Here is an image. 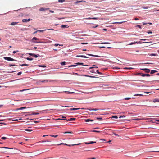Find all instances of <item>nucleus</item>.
Segmentation results:
<instances>
[{"label":"nucleus","instance_id":"40","mask_svg":"<svg viewBox=\"0 0 159 159\" xmlns=\"http://www.w3.org/2000/svg\"><path fill=\"white\" fill-rule=\"evenodd\" d=\"M77 66L76 65H70V66H69V67H75V66Z\"/></svg>","mask_w":159,"mask_h":159},{"label":"nucleus","instance_id":"36","mask_svg":"<svg viewBox=\"0 0 159 159\" xmlns=\"http://www.w3.org/2000/svg\"><path fill=\"white\" fill-rule=\"evenodd\" d=\"M42 101H43V100H40V99L36 100L35 101V102H42Z\"/></svg>","mask_w":159,"mask_h":159},{"label":"nucleus","instance_id":"56","mask_svg":"<svg viewBox=\"0 0 159 159\" xmlns=\"http://www.w3.org/2000/svg\"><path fill=\"white\" fill-rule=\"evenodd\" d=\"M100 141H106V140L104 139H102L100 140Z\"/></svg>","mask_w":159,"mask_h":159},{"label":"nucleus","instance_id":"47","mask_svg":"<svg viewBox=\"0 0 159 159\" xmlns=\"http://www.w3.org/2000/svg\"><path fill=\"white\" fill-rule=\"evenodd\" d=\"M131 99V98L128 97V98H125V100H128Z\"/></svg>","mask_w":159,"mask_h":159},{"label":"nucleus","instance_id":"17","mask_svg":"<svg viewBox=\"0 0 159 159\" xmlns=\"http://www.w3.org/2000/svg\"><path fill=\"white\" fill-rule=\"evenodd\" d=\"M157 71L155 70H152L151 71L150 73L151 74H153V73H155L157 72Z\"/></svg>","mask_w":159,"mask_h":159},{"label":"nucleus","instance_id":"37","mask_svg":"<svg viewBox=\"0 0 159 159\" xmlns=\"http://www.w3.org/2000/svg\"><path fill=\"white\" fill-rule=\"evenodd\" d=\"M76 64V65H83V63H79V62H78V63H75Z\"/></svg>","mask_w":159,"mask_h":159},{"label":"nucleus","instance_id":"25","mask_svg":"<svg viewBox=\"0 0 159 159\" xmlns=\"http://www.w3.org/2000/svg\"><path fill=\"white\" fill-rule=\"evenodd\" d=\"M1 148H5V149H13L12 148H9L7 147H2Z\"/></svg>","mask_w":159,"mask_h":159},{"label":"nucleus","instance_id":"62","mask_svg":"<svg viewBox=\"0 0 159 159\" xmlns=\"http://www.w3.org/2000/svg\"><path fill=\"white\" fill-rule=\"evenodd\" d=\"M21 74H22V72H18L17 73V75H21Z\"/></svg>","mask_w":159,"mask_h":159},{"label":"nucleus","instance_id":"58","mask_svg":"<svg viewBox=\"0 0 159 159\" xmlns=\"http://www.w3.org/2000/svg\"><path fill=\"white\" fill-rule=\"evenodd\" d=\"M81 44H88L87 43H82Z\"/></svg>","mask_w":159,"mask_h":159},{"label":"nucleus","instance_id":"29","mask_svg":"<svg viewBox=\"0 0 159 159\" xmlns=\"http://www.w3.org/2000/svg\"><path fill=\"white\" fill-rule=\"evenodd\" d=\"M66 62L65 61L62 62L61 63V64L62 66L66 64Z\"/></svg>","mask_w":159,"mask_h":159},{"label":"nucleus","instance_id":"51","mask_svg":"<svg viewBox=\"0 0 159 159\" xmlns=\"http://www.w3.org/2000/svg\"><path fill=\"white\" fill-rule=\"evenodd\" d=\"M72 132H68V131H66V132L64 133L65 134H67V133H70V134H71L72 133Z\"/></svg>","mask_w":159,"mask_h":159},{"label":"nucleus","instance_id":"9","mask_svg":"<svg viewBox=\"0 0 159 159\" xmlns=\"http://www.w3.org/2000/svg\"><path fill=\"white\" fill-rule=\"evenodd\" d=\"M86 54L87 55H89V56H93V57H100V56H98V55H92V54Z\"/></svg>","mask_w":159,"mask_h":159},{"label":"nucleus","instance_id":"55","mask_svg":"<svg viewBox=\"0 0 159 159\" xmlns=\"http://www.w3.org/2000/svg\"><path fill=\"white\" fill-rule=\"evenodd\" d=\"M51 142V141H50L49 140H46L45 141H42L43 142Z\"/></svg>","mask_w":159,"mask_h":159},{"label":"nucleus","instance_id":"39","mask_svg":"<svg viewBox=\"0 0 159 159\" xmlns=\"http://www.w3.org/2000/svg\"><path fill=\"white\" fill-rule=\"evenodd\" d=\"M38 40V39L36 37H34L33 38V39H32V40Z\"/></svg>","mask_w":159,"mask_h":159},{"label":"nucleus","instance_id":"61","mask_svg":"<svg viewBox=\"0 0 159 159\" xmlns=\"http://www.w3.org/2000/svg\"><path fill=\"white\" fill-rule=\"evenodd\" d=\"M100 109H93V110H92V111H97V110H99Z\"/></svg>","mask_w":159,"mask_h":159},{"label":"nucleus","instance_id":"11","mask_svg":"<svg viewBox=\"0 0 159 159\" xmlns=\"http://www.w3.org/2000/svg\"><path fill=\"white\" fill-rule=\"evenodd\" d=\"M126 22L125 21H124L120 22H113V23H111V24H122V23L124 22Z\"/></svg>","mask_w":159,"mask_h":159},{"label":"nucleus","instance_id":"20","mask_svg":"<svg viewBox=\"0 0 159 159\" xmlns=\"http://www.w3.org/2000/svg\"><path fill=\"white\" fill-rule=\"evenodd\" d=\"M145 72L147 73H148L150 71V70L148 69L147 68L145 71Z\"/></svg>","mask_w":159,"mask_h":159},{"label":"nucleus","instance_id":"43","mask_svg":"<svg viewBox=\"0 0 159 159\" xmlns=\"http://www.w3.org/2000/svg\"><path fill=\"white\" fill-rule=\"evenodd\" d=\"M157 55V54L154 53H152L150 54V56H156Z\"/></svg>","mask_w":159,"mask_h":159},{"label":"nucleus","instance_id":"50","mask_svg":"<svg viewBox=\"0 0 159 159\" xmlns=\"http://www.w3.org/2000/svg\"><path fill=\"white\" fill-rule=\"evenodd\" d=\"M97 120H102V117H97Z\"/></svg>","mask_w":159,"mask_h":159},{"label":"nucleus","instance_id":"16","mask_svg":"<svg viewBox=\"0 0 159 159\" xmlns=\"http://www.w3.org/2000/svg\"><path fill=\"white\" fill-rule=\"evenodd\" d=\"M18 23V22H12L10 24V25H15L17 24Z\"/></svg>","mask_w":159,"mask_h":159},{"label":"nucleus","instance_id":"52","mask_svg":"<svg viewBox=\"0 0 159 159\" xmlns=\"http://www.w3.org/2000/svg\"><path fill=\"white\" fill-rule=\"evenodd\" d=\"M90 72L93 73H96L94 70H92L90 71Z\"/></svg>","mask_w":159,"mask_h":159},{"label":"nucleus","instance_id":"46","mask_svg":"<svg viewBox=\"0 0 159 159\" xmlns=\"http://www.w3.org/2000/svg\"><path fill=\"white\" fill-rule=\"evenodd\" d=\"M84 55H77L76 56L77 57H83Z\"/></svg>","mask_w":159,"mask_h":159},{"label":"nucleus","instance_id":"54","mask_svg":"<svg viewBox=\"0 0 159 159\" xmlns=\"http://www.w3.org/2000/svg\"><path fill=\"white\" fill-rule=\"evenodd\" d=\"M86 76L89 77H91V78H97V77H95V76Z\"/></svg>","mask_w":159,"mask_h":159},{"label":"nucleus","instance_id":"60","mask_svg":"<svg viewBox=\"0 0 159 159\" xmlns=\"http://www.w3.org/2000/svg\"><path fill=\"white\" fill-rule=\"evenodd\" d=\"M32 42L35 43H40V42H38L36 41H32Z\"/></svg>","mask_w":159,"mask_h":159},{"label":"nucleus","instance_id":"2","mask_svg":"<svg viewBox=\"0 0 159 159\" xmlns=\"http://www.w3.org/2000/svg\"><path fill=\"white\" fill-rule=\"evenodd\" d=\"M150 42H140V41H139L138 42H132V43H130L128 45H132V44H136V43H139V44H141V43H150Z\"/></svg>","mask_w":159,"mask_h":159},{"label":"nucleus","instance_id":"48","mask_svg":"<svg viewBox=\"0 0 159 159\" xmlns=\"http://www.w3.org/2000/svg\"><path fill=\"white\" fill-rule=\"evenodd\" d=\"M96 143V142L92 141V142H89V144H91L94 143Z\"/></svg>","mask_w":159,"mask_h":159},{"label":"nucleus","instance_id":"3","mask_svg":"<svg viewBox=\"0 0 159 159\" xmlns=\"http://www.w3.org/2000/svg\"><path fill=\"white\" fill-rule=\"evenodd\" d=\"M4 59L8 61H16L15 60L9 57H4Z\"/></svg>","mask_w":159,"mask_h":159},{"label":"nucleus","instance_id":"42","mask_svg":"<svg viewBox=\"0 0 159 159\" xmlns=\"http://www.w3.org/2000/svg\"><path fill=\"white\" fill-rule=\"evenodd\" d=\"M136 27L139 28L140 29L141 28V25H137Z\"/></svg>","mask_w":159,"mask_h":159},{"label":"nucleus","instance_id":"32","mask_svg":"<svg viewBox=\"0 0 159 159\" xmlns=\"http://www.w3.org/2000/svg\"><path fill=\"white\" fill-rule=\"evenodd\" d=\"M143 95L142 94H135L134 95V96H143Z\"/></svg>","mask_w":159,"mask_h":159},{"label":"nucleus","instance_id":"18","mask_svg":"<svg viewBox=\"0 0 159 159\" xmlns=\"http://www.w3.org/2000/svg\"><path fill=\"white\" fill-rule=\"evenodd\" d=\"M63 44H54V46H63Z\"/></svg>","mask_w":159,"mask_h":159},{"label":"nucleus","instance_id":"38","mask_svg":"<svg viewBox=\"0 0 159 159\" xmlns=\"http://www.w3.org/2000/svg\"><path fill=\"white\" fill-rule=\"evenodd\" d=\"M112 118L117 119L118 118V117L116 116H112Z\"/></svg>","mask_w":159,"mask_h":159},{"label":"nucleus","instance_id":"15","mask_svg":"<svg viewBox=\"0 0 159 159\" xmlns=\"http://www.w3.org/2000/svg\"><path fill=\"white\" fill-rule=\"evenodd\" d=\"M93 120L89 119H87L85 120V121L86 122H88L89 121H93Z\"/></svg>","mask_w":159,"mask_h":159},{"label":"nucleus","instance_id":"24","mask_svg":"<svg viewBox=\"0 0 159 159\" xmlns=\"http://www.w3.org/2000/svg\"><path fill=\"white\" fill-rule=\"evenodd\" d=\"M124 69H125L130 70V69H133V68H131V67H125V68H124Z\"/></svg>","mask_w":159,"mask_h":159},{"label":"nucleus","instance_id":"35","mask_svg":"<svg viewBox=\"0 0 159 159\" xmlns=\"http://www.w3.org/2000/svg\"><path fill=\"white\" fill-rule=\"evenodd\" d=\"M39 114V113H34V112H33L32 114H31V115H38V114Z\"/></svg>","mask_w":159,"mask_h":159},{"label":"nucleus","instance_id":"44","mask_svg":"<svg viewBox=\"0 0 159 159\" xmlns=\"http://www.w3.org/2000/svg\"><path fill=\"white\" fill-rule=\"evenodd\" d=\"M96 72L98 74H101V75L102 74V73L99 72L98 70H96Z\"/></svg>","mask_w":159,"mask_h":159},{"label":"nucleus","instance_id":"12","mask_svg":"<svg viewBox=\"0 0 159 159\" xmlns=\"http://www.w3.org/2000/svg\"><path fill=\"white\" fill-rule=\"evenodd\" d=\"M153 102L154 103L157 102H159V99H155L153 100Z\"/></svg>","mask_w":159,"mask_h":159},{"label":"nucleus","instance_id":"10","mask_svg":"<svg viewBox=\"0 0 159 159\" xmlns=\"http://www.w3.org/2000/svg\"><path fill=\"white\" fill-rule=\"evenodd\" d=\"M141 76L143 77H144L145 76H150V75L149 74H142L141 75Z\"/></svg>","mask_w":159,"mask_h":159},{"label":"nucleus","instance_id":"13","mask_svg":"<svg viewBox=\"0 0 159 159\" xmlns=\"http://www.w3.org/2000/svg\"><path fill=\"white\" fill-rule=\"evenodd\" d=\"M75 119V118H71L69 119H68V120H67V121H73V120H74Z\"/></svg>","mask_w":159,"mask_h":159},{"label":"nucleus","instance_id":"22","mask_svg":"<svg viewBox=\"0 0 159 159\" xmlns=\"http://www.w3.org/2000/svg\"><path fill=\"white\" fill-rule=\"evenodd\" d=\"M20 65L21 66H29V65L28 64H22V65Z\"/></svg>","mask_w":159,"mask_h":159},{"label":"nucleus","instance_id":"30","mask_svg":"<svg viewBox=\"0 0 159 159\" xmlns=\"http://www.w3.org/2000/svg\"><path fill=\"white\" fill-rule=\"evenodd\" d=\"M98 68V67H96L95 65H93V67H90L89 69H92V68Z\"/></svg>","mask_w":159,"mask_h":159},{"label":"nucleus","instance_id":"27","mask_svg":"<svg viewBox=\"0 0 159 159\" xmlns=\"http://www.w3.org/2000/svg\"><path fill=\"white\" fill-rule=\"evenodd\" d=\"M38 66L39 67H46V66L45 65H39Z\"/></svg>","mask_w":159,"mask_h":159},{"label":"nucleus","instance_id":"63","mask_svg":"<svg viewBox=\"0 0 159 159\" xmlns=\"http://www.w3.org/2000/svg\"><path fill=\"white\" fill-rule=\"evenodd\" d=\"M92 110H93V109H91V108H87V110H89V111H92Z\"/></svg>","mask_w":159,"mask_h":159},{"label":"nucleus","instance_id":"41","mask_svg":"<svg viewBox=\"0 0 159 159\" xmlns=\"http://www.w3.org/2000/svg\"><path fill=\"white\" fill-rule=\"evenodd\" d=\"M46 30H37V31L40 32H43L44 31Z\"/></svg>","mask_w":159,"mask_h":159},{"label":"nucleus","instance_id":"26","mask_svg":"<svg viewBox=\"0 0 159 159\" xmlns=\"http://www.w3.org/2000/svg\"><path fill=\"white\" fill-rule=\"evenodd\" d=\"M65 0H59L58 2L60 3L63 2L65 1Z\"/></svg>","mask_w":159,"mask_h":159},{"label":"nucleus","instance_id":"49","mask_svg":"<svg viewBox=\"0 0 159 159\" xmlns=\"http://www.w3.org/2000/svg\"><path fill=\"white\" fill-rule=\"evenodd\" d=\"M50 136H51V137H55V138H56V137H57L58 136L57 135H50Z\"/></svg>","mask_w":159,"mask_h":159},{"label":"nucleus","instance_id":"6","mask_svg":"<svg viewBox=\"0 0 159 159\" xmlns=\"http://www.w3.org/2000/svg\"><path fill=\"white\" fill-rule=\"evenodd\" d=\"M80 143H79V144H72V145H68V144H66L61 143V144H59V145L65 144V145H66L70 147V146H71L78 145H80Z\"/></svg>","mask_w":159,"mask_h":159},{"label":"nucleus","instance_id":"8","mask_svg":"<svg viewBox=\"0 0 159 159\" xmlns=\"http://www.w3.org/2000/svg\"><path fill=\"white\" fill-rule=\"evenodd\" d=\"M93 19V20H98V18H97V17H92V18H91V17H89V18H84L83 19Z\"/></svg>","mask_w":159,"mask_h":159},{"label":"nucleus","instance_id":"21","mask_svg":"<svg viewBox=\"0 0 159 159\" xmlns=\"http://www.w3.org/2000/svg\"><path fill=\"white\" fill-rule=\"evenodd\" d=\"M25 131H28V132H31L32 131V129H25Z\"/></svg>","mask_w":159,"mask_h":159},{"label":"nucleus","instance_id":"64","mask_svg":"<svg viewBox=\"0 0 159 159\" xmlns=\"http://www.w3.org/2000/svg\"><path fill=\"white\" fill-rule=\"evenodd\" d=\"M80 109L87 110V108H80Z\"/></svg>","mask_w":159,"mask_h":159},{"label":"nucleus","instance_id":"31","mask_svg":"<svg viewBox=\"0 0 159 159\" xmlns=\"http://www.w3.org/2000/svg\"><path fill=\"white\" fill-rule=\"evenodd\" d=\"M26 59L28 60L31 61V60H32L33 59L32 58H30L29 57H27L26 58Z\"/></svg>","mask_w":159,"mask_h":159},{"label":"nucleus","instance_id":"59","mask_svg":"<svg viewBox=\"0 0 159 159\" xmlns=\"http://www.w3.org/2000/svg\"><path fill=\"white\" fill-rule=\"evenodd\" d=\"M142 74L141 73H138L137 74H136V75H141Z\"/></svg>","mask_w":159,"mask_h":159},{"label":"nucleus","instance_id":"4","mask_svg":"<svg viewBox=\"0 0 159 159\" xmlns=\"http://www.w3.org/2000/svg\"><path fill=\"white\" fill-rule=\"evenodd\" d=\"M28 54L32 56H33L34 57H35V58H37L38 57V56H39V55H37L36 54H34L33 53H29Z\"/></svg>","mask_w":159,"mask_h":159},{"label":"nucleus","instance_id":"53","mask_svg":"<svg viewBox=\"0 0 159 159\" xmlns=\"http://www.w3.org/2000/svg\"><path fill=\"white\" fill-rule=\"evenodd\" d=\"M1 139H4V140H5V139H7V138L6 137H2Z\"/></svg>","mask_w":159,"mask_h":159},{"label":"nucleus","instance_id":"28","mask_svg":"<svg viewBox=\"0 0 159 159\" xmlns=\"http://www.w3.org/2000/svg\"><path fill=\"white\" fill-rule=\"evenodd\" d=\"M110 43H109V42H102V43H100L101 44H109Z\"/></svg>","mask_w":159,"mask_h":159},{"label":"nucleus","instance_id":"5","mask_svg":"<svg viewBox=\"0 0 159 159\" xmlns=\"http://www.w3.org/2000/svg\"><path fill=\"white\" fill-rule=\"evenodd\" d=\"M49 8H46L41 7L39 9V11H43L46 10H48Z\"/></svg>","mask_w":159,"mask_h":159},{"label":"nucleus","instance_id":"14","mask_svg":"<svg viewBox=\"0 0 159 159\" xmlns=\"http://www.w3.org/2000/svg\"><path fill=\"white\" fill-rule=\"evenodd\" d=\"M80 109V108H74L70 109V110L71 111V110H79V109Z\"/></svg>","mask_w":159,"mask_h":159},{"label":"nucleus","instance_id":"23","mask_svg":"<svg viewBox=\"0 0 159 159\" xmlns=\"http://www.w3.org/2000/svg\"><path fill=\"white\" fill-rule=\"evenodd\" d=\"M61 27L62 28H65L66 27H67V25H63L61 26Z\"/></svg>","mask_w":159,"mask_h":159},{"label":"nucleus","instance_id":"33","mask_svg":"<svg viewBox=\"0 0 159 159\" xmlns=\"http://www.w3.org/2000/svg\"><path fill=\"white\" fill-rule=\"evenodd\" d=\"M62 119H61V120H66V117L65 116H62Z\"/></svg>","mask_w":159,"mask_h":159},{"label":"nucleus","instance_id":"1","mask_svg":"<svg viewBox=\"0 0 159 159\" xmlns=\"http://www.w3.org/2000/svg\"><path fill=\"white\" fill-rule=\"evenodd\" d=\"M33 155L30 152H26L23 155V156L25 157H29L33 156Z\"/></svg>","mask_w":159,"mask_h":159},{"label":"nucleus","instance_id":"7","mask_svg":"<svg viewBox=\"0 0 159 159\" xmlns=\"http://www.w3.org/2000/svg\"><path fill=\"white\" fill-rule=\"evenodd\" d=\"M31 20L30 18L28 19H24L22 20V21L23 22H27L28 21H30Z\"/></svg>","mask_w":159,"mask_h":159},{"label":"nucleus","instance_id":"19","mask_svg":"<svg viewBox=\"0 0 159 159\" xmlns=\"http://www.w3.org/2000/svg\"><path fill=\"white\" fill-rule=\"evenodd\" d=\"M92 132H97V133H100L101 132L100 131H98V130H92L91 131Z\"/></svg>","mask_w":159,"mask_h":159},{"label":"nucleus","instance_id":"45","mask_svg":"<svg viewBox=\"0 0 159 159\" xmlns=\"http://www.w3.org/2000/svg\"><path fill=\"white\" fill-rule=\"evenodd\" d=\"M65 92H68V93L69 94H72L74 92H68V91H65Z\"/></svg>","mask_w":159,"mask_h":159},{"label":"nucleus","instance_id":"34","mask_svg":"<svg viewBox=\"0 0 159 159\" xmlns=\"http://www.w3.org/2000/svg\"><path fill=\"white\" fill-rule=\"evenodd\" d=\"M26 108V107H20V108L18 109V110H22V109H25Z\"/></svg>","mask_w":159,"mask_h":159},{"label":"nucleus","instance_id":"57","mask_svg":"<svg viewBox=\"0 0 159 159\" xmlns=\"http://www.w3.org/2000/svg\"><path fill=\"white\" fill-rule=\"evenodd\" d=\"M16 66L15 65H14V64H13V65H12V64H10L9 65V66L10 67H11V66Z\"/></svg>","mask_w":159,"mask_h":159}]
</instances>
